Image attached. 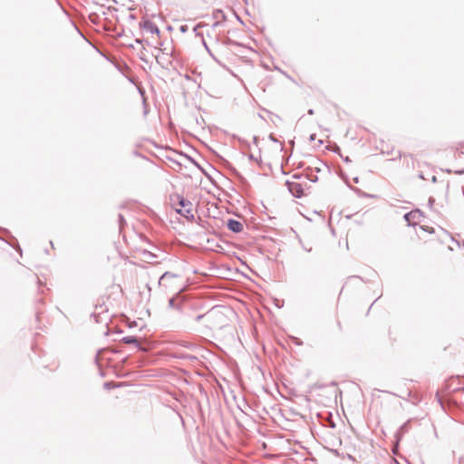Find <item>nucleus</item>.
I'll return each instance as SVG.
<instances>
[{
  "mask_svg": "<svg viewBox=\"0 0 464 464\" xmlns=\"http://www.w3.org/2000/svg\"><path fill=\"white\" fill-rule=\"evenodd\" d=\"M171 205L174 209L187 219L194 218L193 204L182 196L175 195L171 198Z\"/></svg>",
  "mask_w": 464,
  "mask_h": 464,
  "instance_id": "nucleus-1",
  "label": "nucleus"
},
{
  "mask_svg": "<svg viewBox=\"0 0 464 464\" xmlns=\"http://www.w3.org/2000/svg\"><path fill=\"white\" fill-rule=\"evenodd\" d=\"M211 315L213 316V318L215 320L218 321L219 327H223L226 325L227 320L225 318H221V317H226L222 311L214 310V311H212Z\"/></svg>",
  "mask_w": 464,
  "mask_h": 464,
  "instance_id": "nucleus-2",
  "label": "nucleus"
},
{
  "mask_svg": "<svg viewBox=\"0 0 464 464\" xmlns=\"http://www.w3.org/2000/svg\"><path fill=\"white\" fill-rule=\"evenodd\" d=\"M227 227L233 231V232H236V233H238L240 232L242 229H243V225L241 222L237 221V220H234V219H229L227 221Z\"/></svg>",
  "mask_w": 464,
  "mask_h": 464,
  "instance_id": "nucleus-3",
  "label": "nucleus"
},
{
  "mask_svg": "<svg viewBox=\"0 0 464 464\" xmlns=\"http://www.w3.org/2000/svg\"><path fill=\"white\" fill-rule=\"evenodd\" d=\"M124 343H138V340L135 337L132 336H127L124 339Z\"/></svg>",
  "mask_w": 464,
  "mask_h": 464,
  "instance_id": "nucleus-4",
  "label": "nucleus"
},
{
  "mask_svg": "<svg viewBox=\"0 0 464 464\" xmlns=\"http://www.w3.org/2000/svg\"><path fill=\"white\" fill-rule=\"evenodd\" d=\"M111 288H112V289H114V290H116V291H119V292H121V291H122V290H121V285H111Z\"/></svg>",
  "mask_w": 464,
  "mask_h": 464,
  "instance_id": "nucleus-5",
  "label": "nucleus"
}]
</instances>
